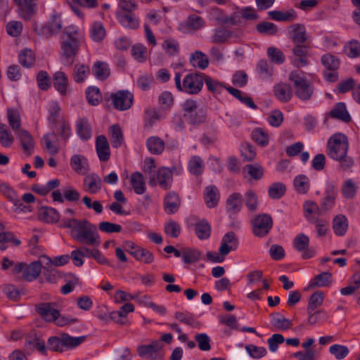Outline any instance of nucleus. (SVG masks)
I'll return each mask as SVG.
<instances>
[{
  "mask_svg": "<svg viewBox=\"0 0 360 360\" xmlns=\"http://www.w3.org/2000/svg\"><path fill=\"white\" fill-rule=\"evenodd\" d=\"M59 226L70 229L71 237L83 245L94 248H98L101 245V237L96 225L87 219H62Z\"/></svg>",
  "mask_w": 360,
  "mask_h": 360,
  "instance_id": "obj_1",
  "label": "nucleus"
},
{
  "mask_svg": "<svg viewBox=\"0 0 360 360\" xmlns=\"http://www.w3.org/2000/svg\"><path fill=\"white\" fill-rule=\"evenodd\" d=\"M84 42V34L77 27H65L60 39L62 63L68 67L71 66Z\"/></svg>",
  "mask_w": 360,
  "mask_h": 360,
  "instance_id": "obj_2",
  "label": "nucleus"
},
{
  "mask_svg": "<svg viewBox=\"0 0 360 360\" xmlns=\"http://www.w3.org/2000/svg\"><path fill=\"white\" fill-rule=\"evenodd\" d=\"M56 302H40L35 304L37 314L45 321L53 322L58 326H65L69 323H76L77 319L69 318L60 315Z\"/></svg>",
  "mask_w": 360,
  "mask_h": 360,
  "instance_id": "obj_3",
  "label": "nucleus"
},
{
  "mask_svg": "<svg viewBox=\"0 0 360 360\" xmlns=\"http://www.w3.org/2000/svg\"><path fill=\"white\" fill-rule=\"evenodd\" d=\"M205 74L202 72H191L187 74L181 82V74L176 72L174 76L175 86L178 91L195 95L200 93L204 84Z\"/></svg>",
  "mask_w": 360,
  "mask_h": 360,
  "instance_id": "obj_4",
  "label": "nucleus"
},
{
  "mask_svg": "<svg viewBox=\"0 0 360 360\" xmlns=\"http://www.w3.org/2000/svg\"><path fill=\"white\" fill-rule=\"evenodd\" d=\"M85 340V336L72 337L68 333H62L60 336H51L47 340L46 349L62 353L76 348Z\"/></svg>",
  "mask_w": 360,
  "mask_h": 360,
  "instance_id": "obj_5",
  "label": "nucleus"
},
{
  "mask_svg": "<svg viewBox=\"0 0 360 360\" xmlns=\"http://www.w3.org/2000/svg\"><path fill=\"white\" fill-rule=\"evenodd\" d=\"M289 80L293 83L295 96L302 101H309L311 98L314 88L302 72L292 71L289 75Z\"/></svg>",
  "mask_w": 360,
  "mask_h": 360,
  "instance_id": "obj_6",
  "label": "nucleus"
},
{
  "mask_svg": "<svg viewBox=\"0 0 360 360\" xmlns=\"http://www.w3.org/2000/svg\"><path fill=\"white\" fill-rule=\"evenodd\" d=\"M318 205L311 200L305 201L303 204L304 216L311 224H314L318 237L326 236L328 231V221L326 219L316 217Z\"/></svg>",
  "mask_w": 360,
  "mask_h": 360,
  "instance_id": "obj_7",
  "label": "nucleus"
},
{
  "mask_svg": "<svg viewBox=\"0 0 360 360\" xmlns=\"http://www.w3.org/2000/svg\"><path fill=\"white\" fill-rule=\"evenodd\" d=\"M348 148L347 138L341 133L335 134L330 136L327 143V154L335 160L347 155Z\"/></svg>",
  "mask_w": 360,
  "mask_h": 360,
  "instance_id": "obj_8",
  "label": "nucleus"
},
{
  "mask_svg": "<svg viewBox=\"0 0 360 360\" xmlns=\"http://www.w3.org/2000/svg\"><path fill=\"white\" fill-rule=\"evenodd\" d=\"M321 63L325 68L323 72V78L329 82H335L338 79V70L340 62L339 58L331 53L323 54L321 58Z\"/></svg>",
  "mask_w": 360,
  "mask_h": 360,
  "instance_id": "obj_9",
  "label": "nucleus"
},
{
  "mask_svg": "<svg viewBox=\"0 0 360 360\" xmlns=\"http://www.w3.org/2000/svg\"><path fill=\"white\" fill-rule=\"evenodd\" d=\"M338 193V190L337 186L333 182L327 183L323 196L320 203V207L318 206V210H316L317 215H321L334 207Z\"/></svg>",
  "mask_w": 360,
  "mask_h": 360,
  "instance_id": "obj_10",
  "label": "nucleus"
},
{
  "mask_svg": "<svg viewBox=\"0 0 360 360\" xmlns=\"http://www.w3.org/2000/svg\"><path fill=\"white\" fill-rule=\"evenodd\" d=\"M41 259L43 262H44L45 265L44 266V274L46 278L51 282L53 279H55V269L52 267V266H63L68 264L70 261V256L68 255H63L60 256H58L54 257L53 260L51 259L50 257L43 255L41 257Z\"/></svg>",
  "mask_w": 360,
  "mask_h": 360,
  "instance_id": "obj_11",
  "label": "nucleus"
},
{
  "mask_svg": "<svg viewBox=\"0 0 360 360\" xmlns=\"http://www.w3.org/2000/svg\"><path fill=\"white\" fill-rule=\"evenodd\" d=\"M273 219L266 213L257 215L252 222V233L257 237L266 236L272 229Z\"/></svg>",
  "mask_w": 360,
  "mask_h": 360,
  "instance_id": "obj_12",
  "label": "nucleus"
},
{
  "mask_svg": "<svg viewBox=\"0 0 360 360\" xmlns=\"http://www.w3.org/2000/svg\"><path fill=\"white\" fill-rule=\"evenodd\" d=\"M110 98L114 108L120 111L129 109L134 101L133 94L127 90H120L111 94Z\"/></svg>",
  "mask_w": 360,
  "mask_h": 360,
  "instance_id": "obj_13",
  "label": "nucleus"
},
{
  "mask_svg": "<svg viewBox=\"0 0 360 360\" xmlns=\"http://www.w3.org/2000/svg\"><path fill=\"white\" fill-rule=\"evenodd\" d=\"M173 182V172L168 167H160L156 174V178H151L149 181L150 186L158 184L164 189H169Z\"/></svg>",
  "mask_w": 360,
  "mask_h": 360,
  "instance_id": "obj_14",
  "label": "nucleus"
},
{
  "mask_svg": "<svg viewBox=\"0 0 360 360\" xmlns=\"http://www.w3.org/2000/svg\"><path fill=\"white\" fill-rule=\"evenodd\" d=\"M292 245L297 252L302 253V259H307L314 257L316 252L313 248H309V238L307 235L297 234L293 239Z\"/></svg>",
  "mask_w": 360,
  "mask_h": 360,
  "instance_id": "obj_15",
  "label": "nucleus"
},
{
  "mask_svg": "<svg viewBox=\"0 0 360 360\" xmlns=\"http://www.w3.org/2000/svg\"><path fill=\"white\" fill-rule=\"evenodd\" d=\"M310 48V43L295 44L292 49L293 58L291 59L294 66L299 68L308 65V54Z\"/></svg>",
  "mask_w": 360,
  "mask_h": 360,
  "instance_id": "obj_16",
  "label": "nucleus"
},
{
  "mask_svg": "<svg viewBox=\"0 0 360 360\" xmlns=\"http://www.w3.org/2000/svg\"><path fill=\"white\" fill-rule=\"evenodd\" d=\"M162 346L160 340H155L149 345L139 346L137 352L141 357L146 358L147 360H153L163 352Z\"/></svg>",
  "mask_w": 360,
  "mask_h": 360,
  "instance_id": "obj_17",
  "label": "nucleus"
},
{
  "mask_svg": "<svg viewBox=\"0 0 360 360\" xmlns=\"http://www.w3.org/2000/svg\"><path fill=\"white\" fill-rule=\"evenodd\" d=\"M239 245L238 238L233 231L227 232L222 238L219 252L221 255H227L236 250Z\"/></svg>",
  "mask_w": 360,
  "mask_h": 360,
  "instance_id": "obj_18",
  "label": "nucleus"
},
{
  "mask_svg": "<svg viewBox=\"0 0 360 360\" xmlns=\"http://www.w3.org/2000/svg\"><path fill=\"white\" fill-rule=\"evenodd\" d=\"M289 34L294 44L309 43V37L303 24L297 23L290 26Z\"/></svg>",
  "mask_w": 360,
  "mask_h": 360,
  "instance_id": "obj_19",
  "label": "nucleus"
},
{
  "mask_svg": "<svg viewBox=\"0 0 360 360\" xmlns=\"http://www.w3.org/2000/svg\"><path fill=\"white\" fill-rule=\"evenodd\" d=\"M70 165L72 170L79 175H85L90 170L87 158L80 154L73 155L70 158Z\"/></svg>",
  "mask_w": 360,
  "mask_h": 360,
  "instance_id": "obj_20",
  "label": "nucleus"
},
{
  "mask_svg": "<svg viewBox=\"0 0 360 360\" xmlns=\"http://www.w3.org/2000/svg\"><path fill=\"white\" fill-rule=\"evenodd\" d=\"M181 198L178 193L174 191H169L164 198V209L167 214H173L176 213L181 206Z\"/></svg>",
  "mask_w": 360,
  "mask_h": 360,
  "instance_id": "obj_21",
  "label": "nucleus"
},
{
  "mask_svg": "<svg viewBox=\"0 0 360 360\" xmlns=\"http://www.w3.org/2000/svg\"><path fill=\"white\" fill-rule=\"evenodd\" d=\"M37 0H23L18 3L19 15L25 20H30L36 13Z\"/></svg>",
  "mask_w": 360,
  "mask_h": 360,
  "instance_id": "obj_22",
  "label": "nucleus"
},
{
  "mask_svg": "<svg viewBox=\"0 0 360 360\" xmlns=\"http://www.w3.org/2000/svg\"><path fill=\"white\" fill-rule=\"evenodd\" d=\"M83 187L85 191L96 194L101 189L102 180L96 174H90L84 178Z\"/></svg>",
  "mask_w": 360,
  "mask_h": 360,
  "instance_id": "obj_23",
  "label": "nucleus"
},
{
  "mask_svg": "<svg viewBox=\"0 0 360 360\" xmlns=\"http://www.w3.org/2000/svg\"><path fill=\"white\" fill-rule=\"evenodd\" d=\"M203 198L207 207H216L220 199V193L217 187L214 185L206 186L203 192Z\"/></svg>",
  "mask_w": 360,
  "mask_h": 360,
  "instance_id": "obj_24",
  "label": "nucleus"
},
{
  "mask_svg": "<svg viewBox=\"0 0 360 360\" xmlns=\"http://www.w3.org/2000/svg\"><path fill=\"white\" fill-rule=\"evenodd\" d=\"M96 150L99 160L106 162L110 157V149L107 138L100 135L96 139Z\"/></svg>",
  "mask_w": 360,
  "mask_h": 360,
  "instance_id": "obj_25",
  "label": "nucleus"
},
{
  "mask_svg": "<svg viewBox=\"0 0 360 360\" xmlns=\"http://www.w3.org/2000/svg\"><path fill=\"white\" fill-rule=\"evenodd\" d=\"M25 348L30 351L36 349L42 354L46 353L45 341L36 334L30 335L27 337L25 342Z\"/></svg>",
  "mask_w": 360,
  "mask_h": 360,
  "instance_id": "obj_26",
  "label": "nucleus"
},
{
  "mask_svg": "<svg viewBox=\"0 0 360 360\" xmlns=\"http://www.w3.org/2000/svg\"><path fill=\"white\" fill-rule=\"evenodd\" d=\"M242 195L240 193H231L226 201V209L229 214H236L242 209Z\"/></svg>",
  "mask_w": 360,
  "mask_h": 360,
  "instance_id": "obj_27",
  "label": "nucleus"
},
{
  "mask_svg": "<svg viewBox=\"0 0 360 360\" xmlns=\"http://www.w3.org/2000/svg\"><path fill=\"white\" fill-rule=\"evenodd\" d=\"M62 29V20L59 15H53L51 20L42 27V34L50 37L58 34Z\"/></svg>",
  "mask_w": 360,
  "mask_h": 360,
  "instance_id": "obj_28",
  "label": "nucleus"
},
{
  "mask_svg": "<svg viewBox=\"0 0 360 360\" xmlns=\"http://www.w3.org/2000/svg\"><path fill=\"white\" fill-rule=\"evenodd\" d=\"M68 83V75L64 72L58 71L53 74V86L61 95H66Z\"/></svg>",
  "mask_w": 360,
  "mask_h": 360,
  "instance_id": "obj_29",
  "label": "nucleus"
},
{
  "mask_svg": "<svg viewBox=\"0 0 360 360\" xmlns=\"http://www.w3.org/2000/svg\"><path fill=\"white\" fill-rule=\"evenodd\" d=\"M274 92L275 96L281 102H288L292 96L291 86L286 83H279L274 86Z\"/></svg>",
  "mask_w": 360,
  "mask_h": 360,
  "instance_id": "obj_30",
  "label": "nucleus"
},
{
  "mask_svg": "<svg viewBox=\"0 0 360 360\" xmlns=\"http://www.w3.org/2000/svg\"><path fill=\"white\" fill-rule=\"evenodd\" d=\"M205 26V20L197 15L191 14L187 18L186 21L181 24L182 28L185 31H196Z\"/></svg>",
  "mask_w": 360,
  "mask_h": 360,
  "instance_id": "obj_31",
  "label": "nucleus"
},
{
  "mask_svg": "<svg viewBox=\"0 0 360 360\" xmlns=\"http://www.w3.org/2000/svg\"><path fill=\"white\" fill-rule=\"evenodd\" d=\"M146 145L148 151L153 155H160L165 148V141L160 137L153 136L147 139Z\"/></svg>",
  "mask_w": 360,
  "mask_h": 360,
  "instance_id": "obj_32",
  "label": "nucleus"
},
{
  "mask_svg": "<svg viewBox=\"0 0 360 360\" xmlns=\"http://www.w3.org/2000/svg\"><path fill=\"white\" fill-rule=\"evenodd\" d=\"M332 226L335 234L338 236H343L348 230V220L345 215L338 214L332 221Z\"/></svg>",
  "mask_w": 360,
  "mask_h": 360,
  "instance_id": "obj_33",
  "label": "nucleus"
},
{
  "mask_svg": "<svg viewBox=\"0 0 360 360\" xmlns=\"http://www.w3.org/2000/svg\"><path fill=\"white\" fill-rule=\"evenodd\" d=\"M90 75L89 65L83 63H76L72 70V79L77 84L84 83Z\"/></svg>",
  "mask_w": 360,
  "mask_h": 360,
  "instance_id": "obj_34",
  "label": "nucleus"
},
{
  "mask_svg": "<svg viewBox=\"0 0 360 360\" xmlns=\"http://www.w3.org/2000/svg\"><path fill=\"white\" fill-rule=\"evenodd\" d=\"M17 134L24 152L26 153L27 156L30 155L32 153L34 146V141L32 135L25 129L19 130Z\"/></svg>",
  "mask_w": 360,
  "mask_h": 360,
  "instance_id": "obj_35",
  "label": "nucleus"
},
{
  "mask_svg": "<svg viewBox=\"0 0 360 360\" xmlns=\"http://www.w3.org/2000/svg\"><path fill=\"white\" fill-rule=\"evenodd\" d=\"M41 262H33L30 264L27 265L22 274L23 279L27 281H32L35 280L40 274L41 271Z\"/></svg>",
  "mask_w": 360,
  "mask_h": 360,
  "instance_id": "obj_36",
  "label": "nucleus"
},
{
  "mask_svg": "<svg viewBox=\"0 0 360 360\" xmlns=\"http://www.w3.org/2000/svg\"><path fill=\"white\" fill-rule=\"evenodd\" d=\"M117 19L123 27L131 30L138 29L140 25L134 13L117 14Z\"/></svg>",
  "mask_w": 360,
  "mask_h": 360,
  "instance_id": "obj_37",
  "label": "nucleus"
},
{
  "mask_svg": "<svg viewBox=\"0 0 360 360\" xmlns=\"http://www.w3.org/2000/svg\"><path fill=\"white\" fill-rule=\"evenodd\" d=\"M268 15L271 19L281 22H291L297 17L296 11L292 8L285 12L271 11L268 13Z\"/></svg>",
  "mask_w": 360,
  "mask_h": 360,
  "instance_id": "obj_38",
  "label": "nucleus"
},
{
  "mask_svg": "<svg viewBox=\"0 0 360 360\" xmlns=\"http://www.w3.org/2000/svg\"><path fill=\"white\" fill-rule=\"evenodd\" d=\"M190 63L195 68L205 70L209 65V59L202 51H195L191 55Z\"/></svg>",
  "mask_w": 360,
  "mask_h": 360,
  "instance_id": "obj_39",
  "label": "nucleus"
},
{
  "mask_svg": "<svg viewBox=\"0 0 360 360\" xmlns=\"http://www.w3.org/2000/svg\"><path fill=\"white\" fill-rule=\"evenodd\" d=\"M330 115L333 118L340 120L347 123L351 120V117L344 103H338L335 104L330 112Z\"/></svg>",
  "mask_w": 360,
  "mask_h": 360,
  "instance_id": "obj_40",
  "label": "nucleus"
},
{
  "mask_svg": "<svg viewBox=\"0 0 360 360\" xmlns=\"http://www.w3.org/2000/svg\"><path fill=\"white\" fill-rule=\"evenodd\" d=\"M77 134L84 141L91 137V127L86 119H79L76 122Z\"/></svg>",
  "mask_w": 360,
  "mask_h": 360,
  "instance_id": "obj_41",
  "label": "nucleus"
},
{
  "mask_svg": "<svg viewBox=\"0 0 360 360\" xmlns=\"http://www.w3.org/2000/svg\"><path fill=\"white\" fill-rule=\"evenodd\" d=\"M109 138L113 148H120L124 142V136L120 127L113 124L109 129Z\"/></svg>",
  "mask_w": 360,
  "mask_h": 360,
  "instance_id": "obj_42",
  "label": "nucleus"
},
{
  "mask_svg": "<svg viewBox=\"0 0 360 360\" xmlns=\"http://www.w3.org/2000/svg\"><path fill=\"white\" fill-rule=\"evenodd\" d=\"M131 184L136 194L141 195L145 193L146 186L143 174L135 172L131 175Z\"/></svg>",
  "mask_w": 360,
  "mask_h": 360,
  "instance_id": "obj_43",
  "label": "nucleus"
},
{
  "mask_svg": "<svg viewBox=\"0 0 360 360\" xmlns=\"http://www.w3.org/2000/svg\"><path fill=\"white\" fill-rule=\"evenodd\" d=\"M188 169L191 174L196 176L201 175L205 169L203 160L198 155L191 157L188 163Z\"/></svg>",
  "mask_w": 360,
  "mask_h": 360,
  "instance_id": "obj_44",
  "label": "nucleus"
},
{
  "mask_svg": "<svg viewBox=\"0 0 360 360\" xmlns=\"http://www.w3.org/2000/svg\"><path fill=\"white\" fill-rule=\"evenodd\" d=\"M174 318L179 322L191 327L195 328H199L200 327V323L195 319L194 315L191 313L176 311L174 313Z\"/></svg>",
  "mask_w": 360,
  "mask_h": 360,
  "instance_id": "obj_45",
  "label": "nucleus"
},
{
  "mask_svg": "<svg viewBox=\"0 0 360 360\" xmlns=\"http://www.w3.org/2000/svg\"><path fill=\"white\" fill-rule=\"evenodd\" d=\"M130 255L136 260L145 264H150L154 261L153 254L150 250L141 247L136 248V250L130 251Z\"/></svg>",
  "mask_w": 360,
  "mask_h": 360,
  "instance_id": "obj_46",
  "label": "nucleus"
},
{
  "mask_svg": "<svg viewBox=\"0 0 360 360\" xmlns=\"http://www.w3.org/2000/svg\"><path fill=\"white\" fill-rule=\"evenodd\" d=\"M92 72L96 78L99 80H105L110 75L108 65L101 61L94 63Z\"/></svg>",
  "mask_w": 360,
  "mask_h": 360,
  "instance_id": "obj_47",
  "label": "nucleus"
},
{
  "mask_svg": "<svg viewBox=\"0 0 360 360\" xmlns=\"http://www.w3.org/2000/svg\"><path fill=\"white\" fill-rule=\"evenodd\" d=\"M293 186L298 193L305 194L309 189V179L306 175L300 174L294 179Z\"/></svg>",
  "mask_w": 360,
  "mask_h": 360,
  "instance_id": "obj_48",
  "label": "nucleus"
},
{
  "mask_svg": "<svg viewBox=\"0 0 360 360\" xmlns=\"http://www.w3.org/2000/svg\"><path fill=\"white\" fill-rule=\"evenodd\" d=\"M195 233L200 240L208 239L211 234V226L206 220H201L195 224Z\"/></svg>",
  "mask_w": 360,
  "mask_h": 360,
  "instance_id": "obj_49",
  "label": "nucleus"
},
{
  "mask_svg": "<svg viewBox=\"0 0 360 360\" xmlns=\"http://www.w3.org/2000/svg\"><path fill=\"white\" fill-rule=\"evenodd\" d=\"M86 98L89 105H98L102 101L100 89L96 86H89L86 89Z\"/></svg>",
  "mask_w": 360,
  "mask_h": 360,
  "instance_id": "obj_50",
  "label": "nucleus"
},
{
  "mask_svg": "<svg viewBox=\"0 0 360 360\" xmlns=\"http://www.w3.org/2000/svg\"><path fill=\"white\" fill-rule=\"evenodd\" d=\"M40 218L47 223H56L60 221V214L56 209L46 207L41 210Z\"/></svg>",
  "mask_w": 360,
  "mask_h": 360,
  "instance_id": "obj_51",
  "label": "nucleus"
},
{
  "mask_svg": "<svg viewBox=\"0 0 360 360\" xmlns=\"http://www.w3.org/2000/svg\"><path fill=\"white\" fill-rule=\"evenodd\" d=\"M231 37V32L225 27H219L214 30L211 41L214 44H224Z\"/></svg>",
  "mask_w": 360,
  "mask_h": 360,
  "instance_id": "obj_52",
  "label": "nucleus"
},
{
  "mask_svg": "<svg viewBox=\"0 0 360 360\" xmlns=\"http://www.w3.org/2000/svg\"><path fill=\"white\" fill-rule=\"evenodd\" d=\"M358 187L353 179H349L344 181L341 191L343 197L347 199H352L357 193Z\"/></svg>",
  "mask_w": 360,
  "mask_h": 360,
  "instance_id": "obj_53",
  "label": "nucleus"
},
{
  "mask_svg": "<svg viewBox=\"0 0 360 360\" xmlns=\"http://www.w3.org/2000/svg\"><path fill=\"white\" fill-rule=\"evenodd\" d=\"M331 283V274L328 272H323L316 276L310 283V287H326Z\"/></svg>",
  "mask_w": 360,
  "mask_h": 360,
  "instance_id": "obj_54",
  "label": "nucleus"
},
{
  "mask_svg": "<svg viewBox=\"0 0 360 360\" xmlns=\"http://www.w3.org/2000/svg\"><path fill=\"white\" fill-rule=\"evenodd\" d=\"M183 116L185 120L192 125H198L205 120V114L202 109L186 113Z\"/></svg>",
  "mask_w": 360,
  "mask_h": 360,
  "instance_id": "obj_55",
  "label": "nucleus"
},
{
  "mask_svg": "<svg viewBox=\"0 0 360 360\" xmlns=\"http://www.w3.org/2000/svg\"><path fill=\"white\" fill-rule=\"evenodd\" d=\"M7 117L8 124L13 131L18 132L19 130L22 129H20V116L17 110L13 108L8 109Z\"/></svg>",
  "mask_w": 360,
  "mask_h": 360,
  "instance_id": "obj_56",
  "label": "nucleus"
},
{
  "mask_svg": "<svg viewBox=\"0 0 360 360\" xmlns=\"http://www.w3.org/2000/svg\"><path fill=\"white\" fill-rule=\"evenodd\" d=\"M54 139H56L55 131L51 134L48 133L43 136V145L49 153L51 155H55L59 151L58 146L53 143Z\"/></svg>",
  "mask_w": 360,
  "mask_h": 360,
  "instance_id": "obj_57",
  "label": "nucleus"
},
{
  "mask_svg": "<svg viewBox=\"0 0 360 360\" xmlns=\"http://www.w3.org/2000/svg\"><path fill=\"white\" fill-rule=\"evenodd\" d=\"M14 138L5 124L0 123V143L3 147L9 148L13 143Z\"/></svg>",
  "mask_w": 360,
  "mask_h": 360,
  "instance_id": "obj_58",
  "label": "nucleus"
},
{
  "mask_svg": "<svg viewBox=\"0 0 360 360\" xmlns=\"http://www.w3.org/2000/svg\"><path fill=\"white\" fill-rule=\"evenodd\" d=\"M133 58L139 63H144L147 59V48L142 44H136L131 47Z\"/></svg>",
  "mask_w": 360,
  "mask_h": 360,
  "instance_id": "obj_59",
  "label": "nucleus"
},
{
  "mask_svg": "<svg viewBox=\"0 0 360 360\" xmlns=\"http://www.w3.org/2000/svg\"><path fill=\"white\" fill-rule=\"evenodd\" d=\"M137 8L138 4L134 0H120L117 14L134 13Z\"/></svg>",
  "mask_w": 360,
  "mask_h": 360,
  "instance_id": "obj_60",
  "label": "nucleus"
},
{
  "mask_svg": "<svg viewBox=\"0 0 360 360\" xmlns=\"http://www.w3.org/2000/svg\"><path fill=\"white\" fill-rule=\"evenodd\" d=\"M252 139L258 145L265 147L269 143V135L262 128H256L252 131Z\"/></svg>",
  "mask_w": 360,
  "mask_h": 360,
  "instance_id": "obj_61",
  "label": "nucleus"
},
{
  "mask_svg": "<svg viewBox=\"0 0 360 360\" xmlns=\"http://www.w3.org/2000/svg\"><path fill=\"white\" fill-rule=\"evenodd\" d=\"M344 51L346 55L351 58L360 56V42L358 40H351L345 45Z\"/></svg>",
  "mask_w": 360,
  "mask_h": 360,
  "instance_id": "obj_62",
  "label": "nucleus"
},
{
  "mask_svg": "<svg viewBox=\"0 0 360 360\" xmlns=\"http://www.w3.org/2000/svg\"><path fill=\"white\" fill-rule=\"evenodd\" d=\"M285 186L280 182L272 184L268 189L269 195L271 199L281 198L285 193Z\"/></svg>",
  "mask_w": 360,
  "mask_h": 360,
  "instance_id": "obj_63",
  "label": "nucleus"
},
{
  "mask_svg": "<svg viewBox=\"0 0 360 360\" xmlns=\"http://www.w3.org/2000/svg\"><path fill=\"white\" fill-rule=\"evenodd\" d=\"M245 204L251 212L257 211L258 207V197L255 192L249 190L245 193Z\"/></svg>",
  "mask_w": 360,
  "mask_h": 360,
  "instance_id": "obj_64",
  "label": "nucleus"
}]
</instances>
